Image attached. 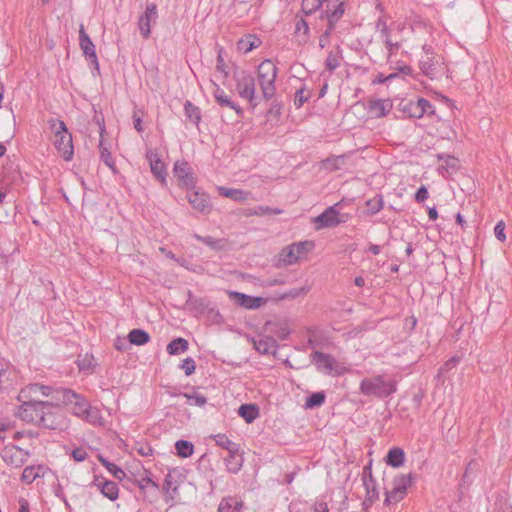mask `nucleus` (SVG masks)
<instances>
[{"mask_svg": "<svg viewBox=\"0 0 512 512\" xmlns=\"http://www.w3.org/2000/svg\"><path fill=\"white\" fill-rule=\"evenodd\" d=\"M17 374L12 368H0V389H9L13 386Z\"/></svg>", "mask_w": 512, "mask_h": 512, "instance_id": "nucleus-29", "label": "nucleus"}, {"mask_svg": "<svg viewBox=\"0 0 512 512\" xmlns=\"http://www.w3.org/2000/svg\"><path fill=\"white\" fill-rule=\"evenodd\" d=\"M277 73L278 69L276 65L268 59L261 62L257 69V75L265 76V78L277 77Z\"/></svg>", "mask_w": 512, "mask_h": 512, "instance_id": "nucleus-36", "label": "nucleus"}, {"mask_svg": "<svg viewBox=\"0 0 512 512\" xmlns=\"http://www.w3.org/2000/svg\"><path fill=\"white\" fill-rule=\"evenodd\" d=\"M295 31L297 33L303 31V33L306 35L309 31V24L308 22L303 19V18H300L296 21V24H295Z\"/></svg>", "mask_w": 512, "mask_h": 512, "instance_id": "nucleus-62", "label": "nucleus"}, {"mask_svg": "<svg viewBox=\"0 0 512 512\" xmlns=\"http://www.w3.org/2000/svg\"><path fill=\"white\" fill-rule=\"evenodd\" d=\"M104 132H105L104 125H100L101 139L99 142V150H100V154H101V159L109 168L114 170V160L112 158L111 152L109 151V149L106 147V145L104 143V139H103Z\"/></svg>", "mask_w": 512, "mask_h": 512, "instance_id": "nucleus-30", "label": "nucleus"}, {"mask_svg": "<svg viewBox=\"0 0 512 512\" xmlns=\"http://www.w3.org/2000/svg\"><path fill=\"white\" fill-rule=\"evenodd\" d=\"M186 117L193 123L198 124L201 120L200 109L192 104L190 101H186L184 105Z\"/></svg>", "mask_w": 512, "mask_h": 512, "instance_id": "nucleus-41", "label": "nucleus"}, {"mask_svg": "<svg viewBox=\"0 0 512 512\" xmlns=\"http://www.w3.org/2000/svg\"><path fill=\"white\" fill-rule=\"evenodd\" d=\"M55 134V147L65 161H70L74 154L72 136L68 133L65 123L61 120H55L51 124Z\"/></svg>", "mask_w": 512, "mask_h": 512, "instance_id": "nucleus-4", "label": "nucleus"}, {"mask_svg": "<svg viewBox=\"0 0 512 512\" xmlns=\"http://www.w3.org/2000/svg\"><path fill=\"white\" fill-rule=\"evenodd\" d=\"M412 484V474L399 475L393 480L391 491L386 492L384 503L387 505L396 504L406 495L407 488Z\"/></svg>", "mask_w": 512, "mask_h": 512, "instance_id": "nucleus-10", "label": "nucleus"}, {"mask_svg": "<svg viewBox=\"0 0 512 512\" xmlns=\"http://www.w3.org/2000/svg\"><path fill=\"white\" fill-rule=\"evenodd\" d=\"M416 102H417V105L420 107V109L423 110V115L434 113L433 106L431 105V103L428 100H426L424 98H419Z\"/></svg>", "mask_w": 512, "mask_h": 512, "instance_id": "nucleus-58", "label": "nucleus"}, {"mask_svg": "<svg viewBox=\"0 0 512 512\" xmlns=\"http://www.w3.org/2000/svg\"><path fill=\"white\" fill-rule=\"evenodd\" d=\"M183 396L190 401V404H194L199 407H202L207 403L206 397L196 392L192 394L184 393Z\"/></svg>", "mask_w": 512, "mask_h": 512, "instance_id": "nucleus-49", "label": "nucleus"}, {"mask_svg": "<svg viewBox=\"0 0 512 512\" xmlns=\"http://www.w3.org/2000/svg\"><path fill=\"white\" fill-rule=\"evenodd\" d=\"M173 171L174 175L178 178L180 185L187 188L194 185V178L187 162H176Z\"/></svg>", "mask_w": 512, "mask_h": 512, "instance_id": "nucleus-16", "label": "nucleus"}, {"mask_svg": "<svg viewBox=\"0 0 512 512\" xmlns=\"http://www.w3.org/2000/svg\"><path fill=\"white\" fill-rule=\"evenodd\" d=\"M277 77L265 78V76H258L259 85L262 91L264 100H272L276 93L275 80Z\"/></svg>", "mask_w": 512, "mask_h": 512, "instance_id": "nucleus-22", "label": "nucleus"}, {"mask_svg": "<svg viewBox=\"0 0 512 512\" xmlns=\"http://www.w3.org/2000/svg\"><path fill=\"white\" fill-rule=\"evenodd\" d=\"M222 52H223V48H220L219 51H218V55H217V65H216V68H217L218 71L223 73L224 78H227L229 73L226 70L224 58L222 56Z\"/></svg>", "mask_w": 512, "mask_h": 512, "instance_id": "nucleus-57", "label": "nucleus"}, {"mask_svg": "<svg viewBox=\"0 0 512 512\" xmlns=\"http://www.w3.org/2000/svg\"><path fill=\"white\" fill-rule=\"evenodd\" d=\"M325 401V394L323 392H316L310 395L305 402L306 408H314L321 406Z\"/></svg>", "mask_w": 512, "mask_h": 512, "instance_id": "nucleus-45", "label": "nucleus"}, {"mask_svg": "<svg viewBox=\"0 0 512 512\" xmlns=\"http://www.w3.org/2000/svg\"><path fill=\"white\" fill-rule=\"evenodd\" d=\"M367 208L368 215H375L380 210H382L384 206L383 197L381 195H376L372 199H368L365 203Z\"/></svg>", "mask_w": 512, "mask_h": 512, "instance_id": "nucleus-37", "label": "nucleus"}, {"mask_svg": "<svg viewBox=\"0 0 512 512\" xmlns=\"http://www.w3.org/2000/svg\"><path fill=\"white\" fill-rule=\"evenodd\" d=\"M342 59H343L342 49H341L340 45H336L328 53L327 59L325 61L326 69L331 72L334 71L335 69H337L340 66Z\"/></svg>", "mask_w": 512, "mask_h": 512, "instance_id": "nucleus-26", "label": "nucleus"}, {"mask_svg": "<svg viewBox=\"0 0 512 512\" xmlns=\"http://www.w3.org/2000/svg\"><path fill=\"white\" fill-rule=\"evenodd\" d=\"M218 192L221 196L233 199L235 201L243 202L248 199L249 193L240 189L227 188L219 186Z\"/></svg>", "mask_w": 512, "mask_h": 512, "instance_id": "nucleus-28", "label": "nucleus"}, {"mask_svg": "<svg viewBox=\"0 0 512 512\" xmlns=\"http://www.w3.org/2000/svg\"><path fill=\"white\" fill-rule=\"evenodd\" d=\"M51 407L52 404H21L16 415L23 421L34 423L43 428L55 429L58 423L55 415L51 412Z\"/></svg>", "mask_w": 512, "mask_h": 512, "instance_id": "nucleus-1", "label": "nucleus"}, {"mask_svg": "<svg viewBox=\"0 0 512 512\" xmlns=\"http://www.w3.org/2000/svg\"><path fill=\"white\" fill-rule=\"evenodd\" d=\"M311 359L317 369L324 374L339 376L345 372L344 367L340 366L336 359L329 354L315 351L311 354Z\"/></svg>", "mask_w": 512, "mask_h": 512, "instance_id": "nucleus-9", "label": "nucleus"}, {"mask_svg": "<svg viewBox=\"0 0 512 512\" xmlns=\"http://www.w3.org/2000/svg\"><path fill=\"white\" fill-rule=\"evenodd\" d=\"M41 467H34V466H28L26 467L23 472L21 479L23 482L30 484L32 483L36 478L40 477V471Z\"/></svg>", "mask_w": 512, "mask_h": 512, "instance_id": "nucleus-43", "label": "nucleus"}, {"mask_svg": "<svg viewBox=\"0 0 512 512\" xmlns=\"http://www.w3.org/2000/svg\"><path fill=\"white\" fill-rule=\"evenodd\" d=\"M79 42L83 54L90 60L91 64L95 69L99 70L98 58L95 51V45L91 41L90 37L86 34L84 26L80 25L79 29Z\"/></svg>", "mask_w": 512, "mask_h": 512, "instance_id": "nucleus-14", "label": "nucleus"}, {"mask_svg": "<svg viewBox=\"0 0 512 512\" xmlns=\"http://www.w3.org/2000/svg\"><path fill=\"white\" fill-rule=\"evenodd\" d=\"M88 454L86 450L82 447H77L71 452V457L76 462H82L87 458Z\"/></svg>", "mask_w": 512, "mask_h": 512, "instance_id": "nucleus-56", "label": "nucleus"}, {"mask_svg": "<svg viewBox=\"0 0 512 512\" xmlns=\"http://www.w3.org/2000/svg\"><path fill=\"white\" fill-rule=\"evenodd\" d=\"M91 485L97 487L102 495L109 500L115 501L118 499L119 488L115 482L110 480L99 481L97 478H95Z\"/></svg>", "mask_w": 512, "mask_h": 512, "instance_id": "nucleus-19", "label": "nucleus"}, {"mask_svg": "<svg viewBox=\"0 0 512 512\" xmlns=\"http://www.w3.org/2000/svg\"><path fill=\"white\" fill-rule=\"evenodd\" d=\"M424 55L421 57L419 67L424 75L430 79L437 78L445 73L444 59L435 54L430 47L424 46Z\"/></svg>", "mask_w": 512, "mask_h": 512, "instance_id": "nucleus-5", "label": "nucleus"}, {"mask_svg": "<svg viewBox=\"0 0 512 512\" xmlns=\"http://www.w3.org/2000/svg\"><path fill=\"white\" fill-rule=\"evenodd\" d=\"M359 390L365 396L382 399L395 393L397 384L388 375H375L362 379Z\"/></svg>", "mask_w": 512, "mask_h": 512, "instance_id": "nucleus-2", "label": "nucleus"}, {"mask_svg": "<svg viewBox=\"0 0 512 512\" xmlns=\"http://www.w3.org/2000/svg\"><path fill=\"white\" fill-rule=\"evenodd\" d=\"M81 418H84L90 423H96L99 419V412L97 409L92 408L91 406L88 407L87 413H85Z\"/></svg>", "mask_w": 512, "mask_h": 512, "instance_id": "nucleus-55", "label": "nucleus"}, {"mask_svg": "<svg viewBox=\"0 0 512 512\" xmlns=\"http://www.w3.org/2000/svg\"><path fill=\"white\" fill-rule=\"evenodd\" d=\"M55 393L57 395L56 399L60 400L61 396L62 402L71 408V411L74 415L81 417L87 413L88 407L90 405L81 395L70 389L55 390Z\"/></svg>", "mask_w": 512, "mask_h": 512, "instance_id": "nucleus-7", "label": "nucleus"}, {"mask_svg": "<svg viewBox=\"0 0 512 512\" xmlns=\"http://www.w3.org/2000/svg\"><path fill=\"white\" fill-rule=\"evenodd\" d=\"M148 159L150 162V167L153 175L161 181V183H165V165L164 163L157 157L156 154L150 153L148 154Z\"/></svg>", "mask_w": 512, "mask_h": 512, "instance_id": "nucleus-25", "label": "nucleus"}, {"mask_svg": "<svg viewBox=\"0 0 512 512\" xmlns=\"http://www.w3.org/2000/svg\"><path fill=\"white\" fill-rule=\"evenodd\" d=\"M384 43H385L386 48L388 50L387 59H388V61H390L392 56H393L394 51L399 49L400 43L398 41L394 42L391 39V37H387V39H385Z\"/></svg>", "mask_w": 512, "mask_h": 512, "instance_id": "nucleus-53", "label": "nucleus"}, {"mask_svg": "<svg viewBox=\"0 0 512 512\" xmlns=\"http://www.w3.org/2000/svg\"><path fill=\"white\" fill-rule=\"evenodd\" d=\"M336 26L326 25L325 30L319 37V46L321 49L325 48L330 43V36L332 32L335 30Z\"/></svg>", "mask_w": 512, "mask_h": 512, "instance_id": "nucleus-47", "label": "nucleus"}, {"mask_svg": "<svg viewBox=\"0 0 512 512\" xmlns=\"http://www.w3.org/2000/svg\"><path fill=\"white\" fill-rule=\"evenodd\" d=\"M313 247L308 241L293 243L282 249L279 261L283 265H292L302 259Z\"/></svg>", "mask_w": 512, "mask_h": 512, "instance_id": "nucleus-8", "label": "nucleus"}, {"mask_svg": "<svg viewBox=\"0 0 512 512\" xmlns=\"http://www.w3.org/2000/svg\"><path fill=\"white\" fill-rule=\"evenodd\" d=\"M238 413L247 423H252L259 415L258 408L254 404H242Z\"/></svg>", "mask_w": 512, "mask_h": 512, "instance_id": "nucleus-31", "label": "nucleus"}, {"mask_svg": "<svg viewBox=\"0 0 512 512\" xmlns=\"http://www.w3.org/2000/svg\"><path fill=\"white\" fill-rule=\"evenodd\" d=\"M310 92L307 91L305 88H301L296 91L295 93V99L294 104L297 108H300L303 106V104L309 99Z\"/></svg>", "mask_w": 512, "mask_h": 512, "instance_id": "nucleus-50", "label": "nucleus"}, {"mask_svg": "<svg viewBox=\"0 0 512 512\" xmlns=\"http://www.w3.org/2000/svg\"><path fill=\"white\" fill-rule=\"evenodd\" d=\"M228 456L225 458V463L228 471L237 473L243 465V457L240 454L239 445L228 451Z\"/></svg>", "mask_w": 512, "mask_h": 512, "instance_id": "nucleus-21", "label": "nucleus"}, {"mask_svg": "<svg viewBox=\"0 0 512 512\" xmlns=\"http://www.w3.org/2000/svg\"><path fill=\"white\" fill-rule=\"evenodd\" d=\"M363 483L367 494V501L373 503L374 501L378 500L379 493L376 489L375 481L371 471L367 472V468H365L363 472Z\"/></svg>", "mask_w": 512, "mask_h": 512, "instance_id": "nucleus-23", "label": "nucleus"}, {"mask_svg": "<svg viewBox=\"0 0 512 512\" xmlns=\"http://www.w3.org/2000/svg\"><path fill=\"white\" fill-rule=\"evenodd\" d=\"M405 460V453L403 449L399 447H394L390 449L386 456V463L393 467L398 468L403 465Z\"/></svg>", "mask_w": 512, "mask_h": 512, "instance_id": "nucleus-27", "label": "nucleus"}, {"mask_svg": "<svg viewBox=\"0 0 512 512\" xmlns=\"http://www.w3.org/2000/svg\"><path fill=\"white\" fill-rule=\"evenodd\" d=\"M193 237L215 251H220L226 246V241L223 239H216L211 236H201L199 234H194Z\"/></svg>", "mask_w": 512, "mask_h": 512, "instance_id": "nucleus-33", "label": "nucleus"}, {"mask_svg": "<svg viewBox=\"0 0 512 512\" xmlns=\"http://www.w3.org/2000/svg\"><path fill=\"white\" fill-rule=\"evenodd\" d=\"M458 167H459V160L455 157L447 156L446 157V167L442 166L441 168H439V170L440 171L446 170L447 172H449V170H452V171L457 170Z\"/></svg>", "mask_w": 512, "mask_h": 512, "instance_id": "nucleus-54", "label": "nucleus"}, {"mask_svg": "<svg viewBox=\"0 0 512 512\" xmlns=\"http://www.w3.org/2000/svg\"><path fill=\"white\" fill-rule=\"evenodd\" d=\"M213 439L215 440L216 445L228 451L238 445L233 443L225 434L214 435Z\"/></svg>", "mask_w": 512, "mask_h": 512, "instance_id": "nucleus-46", "label": "nucleus"}, {"mask_svg": "<svg viewBox=\"0 0 512 512\" xmlns=\"http://www.w3.org/2000/svg\"><path fill=\"white\" fill-rule=\"evenodd\" d=\"M128 340L134 345H144L149 342V334L142 329H132L128 334Z\"/></svg>", "mask_w": 512, "mask_h": 512, "instance_id": "nucleus-34", "label": "nucleus"}, {"mask_svg": "<svg viewBox=\"0 0 512 512\" xmlns=\"http://www.w3.org/2000/svg\"><path fill=\"white\" fill-rule=\"evenodd\" d=\"M77 365L80 371L92 373L96 362L92 354L86 353L85 355L78 356Z\"/></svg>", "mask_w": 512, "mask_h": 512, "instance_id": "nucleus-35", "label": "nucleus"}, {"mask_svg": "<svg viewBox=\"0 0 512 512\" xmlns=\"http://www.w3.org/2000/svg\"><path fill=\"white\" fill-rule=\"evenodd\" d=\"M281 109L282 103L277 99H274L273 102L271 103L269 110L267 111V114L273 115L274 117L278 118L281 115Z\"/></svg>", "mask_w": 512, "mask_h": 512, "instance_id": "nucleus-60", "label": "nucleus"}, {"mask_svg": "<svg viewBox=\"0 0 512 512\" xmlns=\"http://www.w3.org/2000/svg\"><path fill=\"white\" fill-rule=\"evenodd\" d=\"M306 293H307V290L304 287L294 288V289L289 290L288 292L281 294L278 297V299L279 300L294 299V298H297L298 296L304 295Z\"/></svg>", "mask_w": 512, "mask_h": 512, "instance_id": "nucleus-51", "label": "nucleus"}, {"mask_svg": "<svg viewBox=\"0 0 512 512\" xmlns=\"http://www.w3.org/2000/svg\"><path fill=\"white\" fill-rule=\"evenodd\" d=\"M259 40L255 37H248L246 39H240L237 43V48L239 51L243 53H248L252 51L254 48L258 47Z\"/></svg>", "mask_w": 512, "mask_h": 512, "instance_id": "nucleus-42", "label": "nucleus"}, {"mask_svg": "<svg viewBox=\"0 0 512 512\" xmlns=\"http://www.w3.org/2000/svg\"><path fill=\"white\" fill-rule=\"evenodd\" d=\"M229 298L245 309H258L267 302L266 298L254 297L237 291H228Z\"/></svg>", "mask_w": 512, "mask_h": 512, "instance_id": "nucleus-13", "label": "nucleus"}, {"mask_svg": "<svg viewBox=\"0 0 512 512\" xmlns=\"http://www.w3.org/2000/svg\"><path fill=\"white\" fill-rule=\"evenodd\" d=\"M157 18V7L154 3L146 6L145 12L140 16L138 28L144 38H148L151 34V22H155Z\"/></svg>", "mask_w": 512, "mask_h": 512, "instance_id": "nucleus-15", "label": "nucleus"}, {"mask_svg": "<svg viewBox=\"0 0 512 512\" xmlns=\"http://www.w3.org/2000/svg\"><path fill=\"white\" fill-rule=\"evenodd\" d=\"M175 448L178 456L182 458H187L193 454L194 446L191 442L186 440H178L175 443Z\"/></svg>", "mask_w": 512, "mask_h": 512, "instance_id": "nucleus-40", "label": "nucleus"}, {"mask_svg": "<svg viewBox=\"0 0 512 512\" xmlns=\"http://www.w3.org/2000/svg\"><path fill=\"white\" fill-rule=\"evenodd\" d=\"M163 490L166 491L167 493L170 490H172L173 492L177 491L176 482L174 481V479H173L171 474H167L166 475V477L164 479Z\"/></svg>", "mask_w": 512, "mask_h": 512, "instance_id": "nucleus-59", "label": "nucleus"}, {"mask_svg": "<svg viewBox=\"0 0 512 512\" xmlns=\"http://www.w3.org/2000/svg\"><path fill=\"white\" fill-rule=\"evenodd\" d=\"M339 204H335L327 208L323 213L313 219L315 224V228L317 230L329 227H335L344 220L339 218V212L336 210V207Z\"/></svg>", "mask_w": 512, "mask_h": 512, "instance_id": "nucleus-12", "label": "nucleus"}, {"mask_svg": "<svg viewBox=\"0 0 512 512\" xmlns=\"http://www.w3.org/2000/svg\"><path fill=\"white\" fill-rule=\"evenodd\" d=\"M180 367L184 370L185 375L189 376L192 373H194V371H195V368H196L195 361L191 357L186 358L182 361V364Z\"/></svg>", "mask_w": 512, "mask_h": 512, "instance_id": "nucleus-52", "label": "nucleus"}, {"mask_svg": "<svg viewBox=\"0 0 512 512\" xmlns=\"http://www.w3.org/2000/svg\"><path fill=\"white\" fill-rule=\"evenodd\" d=\"M392 109L390 100H373L369 103V111L376 117L386 116Z\"/></svg>", "mask_w": 512, "mask_h": 512, "instance_id": "nucleus-24", "label": "nucleus"}, {"mask_svg": "<svg viewBox=\"0 0 512 512\" xmlns=\"http://www.w3.org/2000/svg\"><path fill=\"white\" fill-rule=\"evenodd\" d=\"M404 111L409 113L410 117L421 118L423 116V110L417 105V102L410 101L404 107Z\"/></svg>", "mask_w": 512, "mask_h": 512, "instance_id": "nucleus-48", "label": "nucleus"}, {"mask_svg": "<svg viewBox=\"0 0 512 512\" xmlns=\"http://www.w3.org/2000/svg\"><path fill=\"white\" fill-rule=\"evenodd\" d=\"M253 346L263 355L275 354L277 350V342L271 336L261 337L258 340L253 339Z\"/></svg>", "mask_w": 512, "mask_h": 512, "instance_id": "nucleus-20", "label": "nucleus"}, {"mask_svg": "<svg viewBox=\"0 0 512 512\" xmlns=\"http://www.w3.org/2000/svg\"><path fill=\"white\" fill-rule=\"evenodd\" d=\"M187 198L192 207L197 211L208 213L211 210L210 197L207 194L194 191L189 193Z\"/></svg>", "mask_w": 512, "mask_h": 512, "instance_id": "nucleus-17", "label": "nucleus"}, {"mask_svg": "<svg viewBox=\"0 0 512 512\" xmlns=\"http://www.w3.org/2000/svg\"><path fill=\"white\" fill-rule=\"evenodd\" d=\"M189 343L186 339L178 337L167 345V352L170 355H178L188 350Z\"/></svg>", "mask_w": 512, "mask_h": 512, "instance_id": "nucleus-32", "label": "nucleus"}, {"mask_svg": "<svg viewBox=\"0 0 512 512\" xmlns=\"http://www.w3.org/2000/svg\"><path fill=\"white\" fill-rule=\"evenodd\" d=\"M326 0H302V13L309 16L319 10Z\"/></svg>", "mask_w": 512, "mask_h": 512, "instance_id": "nucleus-38", "label": "nucleus"}, {"mask_svg": "<svg viewBox=\"0 0 512 512\" xmlns=\"http://www.w3.org/2000/svg\"><path fill=\"white\" fill-rule=\"evenodd\" d=\"M233 78L236 82V91L239 96L249 102L252 108H255L261 100L256 96L255 78L247 71L235 72Z\"/></svg>", "mask_w": 512, "mask_h": 512, "instance_id": "nucleus-3", "label": "nucleus"}, {"mask_svg": "<svg viewBox=\"0 0 512 512\" xmlns=\"http://www.w3.org/2000/svg\"><path fill=\"white\" fill-rule=\"evenodd\" d=\"M282 210L280 209H273L268 206H258L256 208H249L247 209L245 215L246 216H262L267 214H280Z\"/></svg>", "mask_w": 512, "mask_h": 512, "instance_id": "nucleus-44", "label": "nucleus"}, {"mask_svg": "<svg viewBox=\"0 0 512 512\" xmlns=\"http://www.w3.org/2000/svg\"><path fill=\"white\" fill-rule=\"evenodd\" d=\"M219 512H234L229 497L222 499L218 507Z\"/></svg>", "mask_w": 512, "mask_h": 512, "instance_id": "nucleus-63", "label": "nucleus"}, {"mask_svg": "<svg viewBox=\"0 0 512 512\" xmlns=\"http://www.w3.org/2000/svg\"><path fill=\"white\" fill-rule=\"evenodd\" d=\"M50 393L51 387L34 383L21 389L18 400L22 404L50 405L51 402L43 400Z\"/></svg>", "mask_w": 512, "mask_h": 512, "instance_id": "nucleus-6", "label": "nucleus"}, {"mask_svg": "<svg viewBox=\"0 0 512 512\" xmlns=\"http://www.w3.org/2000/svg\"><path fill=\"white\" fill-rule=\"evenodd\" d=\"M428 198V190L427 188L422 185L415 194V200L417 202H423Z\"/></svg>", "mask_w": 512, "mask_h": 512, "instance_id": "nucleus-64", "label": "nucleus"}, {"mask_svg": "<svg viewBox=\"0 0 512 512\" xmlns=\"http://www.w3.org/2000/svg\"><path fill=\"white\" fill-rule=\"evenodd\" d=\"M213 86L215 88L213 91V95L216 102L222 107L233 109L238 116H242L243 109L237 104H235V102L231 100V98L225 93V91L222 88H220L218 84L213 82Z\"/></svg>", "mask_w": 512, "mask_h": 512, "instance_id": "nucleus-18", "label": "nucleus"}, {"mask_svg": "<svg viewBox=\"0 0 512 512\" xmlns=\"http://www.w3.org/2000/svg\"><path fill=\"white\" fill-rule=\"evenodd\" d=\"M504 230H505L504 222L499 221L494 228V233H495L496 238L501 242H504L506 240V235L504 233Z\"/></svg>", "mask_w": 512, "mask_h": 512, "instance_id": "nucleus-61", "label": "nucleus"}, {"mask_svg": "<svg viewBox=\"0 0 512 512\" xmlns=\"http://www.w3.org/2000/svg\"><path fill=\"white\" fill-rule=\"evenodd\" d=\"M98 460L107 468V470L118 480H122L126 474L125 472L118 467L116 464L109 462L103 456L99 455Z\"/></svg>", "mask_w": 512, "mask_h": 512, "instance_id": "nucleus-39", "label": "nucleus"}, {"mask_svg": "<svg viewBox=\"0 0 512 512\" xmlns=\"http://www.w3.org/2000/svg\"><path fill=\"white\" fill-rule=\"evenodd\" d=\"M344 0H326L321 7L320 19H326L327 24L336 26L344 14Z\"/></svg>", "mask_w": 512, "mask_h": 512, "instance_id": "nucleus-11", "label": "nucleus"}]
</instances>
